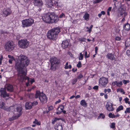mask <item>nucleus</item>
<instances>
[{
	"label": "nucleus",
	"instance_id": "obj_27",
	"mask_svg": "<svg viewBox=\"0 0 130 130\" xmlns=\"http://www.w3.org/2000/svg\"><path fill=\"white\" fill-rule=\"evenodd\" d=\"M125 45L126 46H128L130 45V39H128L125 41Z\"/></svg>",
	"mask_w": 130,
	"mask_h": 130
},
{
	"label": "nucleus",
	"instance_id": "obj_2",
	"mask_svg": "<svg viewBox=\"0 0 130 130\" xmlns=\"http://www.w3.org/2000/svg\"><path fill=\"white\" fill-rule=\"evenodd\" d=\"M60 31V29L58 28L52 29L48 31L47 36L50 39L56 40L57 38L58 34Z\"/></svg>",
	"mask_w": 130,
	"mask_h": 130
},
{
	"label": "nucleus",
	"instance_id": "obj_6",
	"mask_svg": "<svg viewBox=\"0 0 130 130\" xmlns=\"http://www.w3.org/2000/svg\"><path fill=\"white\" fill-rule=\"evenodd\" d=\"M14 43L12 42L8 41L5 44V47L7 51H11L14 48Z\"/></svg>",
	"mask_w": 130,
	"mask_h": 130
},
{
	"label": "nucleus",
	"instance_id": "obj_11",
	"mask_svg": "<svg viewBox=\"0 0 130 130\" xmlns=\"http://www.w3.org/2000/svg\"><path fill=\"white\" fill-rule=\"evenodd\" d=\"M39 99L42 103H45L47 102V98L45 94L41 93V95L39 97Z\"/></svg>",
	"mask_w": 130,
	"mask_h": 130
},
{
	"label": "nucleus",
	"instance_id": "obj_17",
	"mask_svg": "<svg viewBox=\"0 0 130 130\" xmlns=\"http://www.w3.org/2000/svg\"><path fill=\"white\" fill-rule=\"evenodd\" d=\"M32 106V103L31 102H27L25 104V107L26 109H30Z\"/></svg>",
	"mask_w": 130,
	"mask_h": 130
},
{
	"label": "nucleus",
	"instance_id": "obj_12",
	"mask_svg": "<svg viewBox=\"0 0 130 130\" xmlns=\"http://www.w3.org/2000/svg\"><path fill=\"white\" fill-rule=\"evenodd\" d=\"M2 12L3 15L4 17H6L11 13V11L10 8H8L4 10Z\"/></svg>",
	"mask_w": 130,
	"mask_h": 130
},
{
	"label": "nucleus",
	"instance_id": "obj_24",
	"mask_svg": "<svg viewBox=\"0 0 130 130\" xmlns=\"http://www.w3.org/2000/svg\"><path fill=\"white\" fill-rule=\"evenodd\" d=\"M80 104L81 105L84 107H86L87 105V103L84 100H82L80 101Z\"/></svg>",
	"mask_w": 130,
	"mask_h": 130
},
{
	"label": "nucleus",
	"instance_id": "obj_35",
	"mask_svg": "<svg viewBox=\"0 0 130 130\" xmlns=\"http://www.w3.org/2000/svg\"><path fill=\"white\" fill-rule=\"evenodd\" d=\"M115 124L114 123H112L110 126V127L112 128H115Z\"/></svg>",
	"mask_w": 130,
	"mask_h": 130
},
{
	"label": "nucleus",
	"instance_id": "obj_61",
	"mask_svg": "<svg viewBox=\"0 0 130 130\" xmlns=\"http://www.w3.org/2000/svg\"><path fill=\"white\" fill-rule=\"evenodd\" d=\"M98 50V48L97 46H96L95 47V55H96L97 52V51Z\"/></svg>",
	"mask_w": 130,
	"mask_h": 130
},
{
	"label": "nucleus",
	"instance_id": "obj_31",
	"mask_svg": "<svg viewBox=\"0 0 130 130\" xmlns=\"http://www.w3.org/2000/svg\"><path fill=\"white\" fill-rule=\"evenodd\" d=\"M57 110L58 111L56 112V113L57 114H60L61 112H62L63 110L61 109L58 107L57 109Z\"/></svg>",
	"mask_w": 130,
	"mask_h": 130
},
{
	"label": "nucleus",
	"instance_id": "obj_23",
	"mask_svg": "<svg viewBox=\"0 0 130 130\" xmlns=\"http://www.w3.org/2000/svg\"><path fill=\"white\" fill-rule=\"evenodd\" d=\"M124 29L126 30H129L130 29V25L129 24L127 23L125 24L124 26Z\"/></svg>",
	"mask_w": 130,
	"mask_h": 130
},
{
	"label": "nucleus",
	"instance_id": "obj_25",
	"mask_svg": "<svg viewBox=\"0 0 130 130\" xmlns=\"http://www.w3.org/2000/svg\"><path fill=\"white\" fill-rule=\"evenodd\" d=\"M41 93L39 91H37L35 95V98H39V97L41 95Z\"/></svg>",
	"mask_w": 130,
	"mask_h": 130
},
{
	"label": "nucleus",
	"instance_id": "obj_4",
	"mask_svg": "<svg viewBox=\"0 0 130 130\" xmlns=\"http://www.w3.org/2000/svg\"><path fill=\"white\" fill-rule=\"evenodd\" d=\"M34 23L33 19L30 18L22 21V27H27L31 25Z\"/></svg>",
	"mask_w": 130,
	"mask_h": 130
},
{
	"label": "nucleus",
	"instance_id": "obj_5",
	"mask_svg": "<svg viewBox=\"0 0 130 130\" xmlns=\"http://www.w3.org/2000/svg\"><path fill=\"white\" fill-rule=\"evenodd\" d=\"M18 43L19 47L23 49L27 48L29 45V42L26 39L19 40Z\"/></svg>",
	"mask_w": 130,
	"mask_h": 130
},
{
	"label": "nucleus",
	"instance_id": "obj_10",
	"mask_svg": "<svg viewBox=\"0 0 130 130\" xmlns=\"http://www.w3.org/2000/svg\"><path fill=\"white\" fill-rule=\"evenodd\" d=\"M50 13L44 14L42 16V18L43 21L46 23H50Z\"/></svg>",
	"mask_w": 130,
	"mask_h": 130
},
{
	"label": "nucleus",
	"instance_id": "obj_20",
	"mask_svg": "<svg viewBox=\"0 0 130 130\" xmlns=\"http://www.w3.org/2000/svg\"><path fill=\"white\" fill-rule=\"evenodd\" d=\"M68 44V41L67 40H65L62 42V46L63 48H66L67 47Z\"/></svg>",
	"mask_w": 130,
	"mask_h": 130
},
{
	"label": "nucleus",
	"instance_id": "obj_38",
	"mask_svg": "<svg viewBox=\"0 0 130 130\" xmlns=\"http://www.w3.org/2000/svg\"><path fill=\"white\" fill-rule=\"evenodd\" d=\"M27 95L28 96L29 98H32L34 96V95L32 93H28Z\"/></svg>",
	"mask_w": 130,
	"mask_h": 130
},
{
	"label": "nucleus",
	"instance_id": "obj_8",
	"mask_svg": "<svg viewBox=\"0 0 130 130\" xmlns=\"http://www.w3.org/2000/svg\"><path fill=\"white\" fill-rule=\"evenodd\" d=\"M108 83V79L107 78L102 77L99 80V83L101 87H105Z\"/></svg>",
	"mask_w": 130,
	"mask_h": 130
},
{
	"label": "nucleus",
	"instance_id": "obj_57",
	"mask_svg": "<svg viewBox=\"0 0 130 130\" xmlns=\"http://www.w3.org/2000/svg\"><path fill=\"white\" fill-rule=\"evenodd\" d=\"M123 14H125V11L124 9H122V12H121L120 13V15H122Z\"/></svg>",
	"mask_w": 130,
	"mask_h": 130
},
{
	"label": "nucleus",
	"instance_id": "obj_47",
	"mask_svg": "<svg viewBox=\"0 0 130 130\" xmlns=\"http://www.w3.org/2000/svg\"><path fill=\"white\" fill-rule=\"evenodd\" d=\"M127 55L129 56H130V51L129 50H127L126 51Z\"/></svg>",
	"mask_w": 130,
	"mask_h": 130
},
{
	"label": "nucleus",
	"instance_id": "obj_18",
	"mask_svg": "<svg viewBox=\"0 0 130 130\" xmlns=\"http://www.w3.org/2000/svg\"><path fill=\"white\" fill-rule=\"evenodd\" d=\"M106 56L108 59H110L111 60H114L115 59L114 54L108 53L107 55Z\"/></svg>",
	"mask_w": 130,
	"mask_h": 130
},
{
	"label": "nucleus",
	"instance_id": "obj_60",
	"mask_svg": "<svg viewBox=\"0 0 130 130\" xmlns=\"http://www.w3.org/2000/svg\"><path fill=\"white\" fill-rule=\"evenodd\" d=\"M8 58H10V59H14L13 56H11L10 55H8Z\"/></svg>",
	"mask_w": 130,
	"mask_h": 130
},
{
	"label": "nucleus",
	"instance_id": "obj_59",
	"mask_svg": "<svg viewBox=\"0 0 130 130\" xmlns=\"http://www.w3.org/2000/svg\"><path fill=\"white\" fill-rule=\"evenodd\" d=\"M117 82L116 81L113 82L112 83V85L113 86H114L115 85H117Z\"/></svg>",
	"mask_w": 130,
	"mask_h": 130
},
{
	"label": "nucleus",
	"instance_id": "obj_53",
	"mask_svg": "<svg viewBox=\"0 0 130 130\" xmlns=\"http://www.w3.org/2000/svg\"><path fill=\"white\" fill-rule=\"evenodd\" d=\"M129 82V81L128 80H124L123 81V83L124 84H126V83Z\"/></svg>",
	"mask_w": 130,
	"mask_h": 130
},
{
	"label": "nucleus",
	"instance_id": "obj_26",
	"mask_svg": "<svg viewBox=\"0 0 130 130\" xmlns=\"http://www.w3.org/2000/svg\"><path fill=\"white\" fill-rule=\"evenodd\" d=\"M89 15L87 13H86L85 15L83 16V18H84L85 19L88 21L89 20Z\"/></svg>",
	"mask_w": 130,
	"mask_h": 130
},
{
	"label": "nucleus",
	"instance_id": "obj_36",
	"mask_svg": "<svg viewBox=\"0 0 130 130\" xmlns=\"http://www.w3.org/2000/svg\"><path fill=\"white\" fill-rule=\"evenodd\" d=\"M129 100V99L127 98H125L124 99L125 103H127L128 104H130V102L128 101Z\"/></svg>",
	"mask_w": 130,
	"mask_h": 130
},
{
	"label": "nucleus",
	"instance_id": "obj_19",
	"mask_svg": "<svg viewBox=\"0 0 130 130\" xmlns=\"http://www.w3.org/2000/svg\"><path fill=\"white\" fill-rule=\"evenodd\" d=\"M8 107L5 106V104L3 102L0 103V108H2L5 110H7Z\"/></svg>",
	"mask_w": 130,
	"mask_h": 130
},
{
	"label": "nucleus",
	"instance_id": "obj_37",
	"mask_svg": "<svg viewBox=\"0 0 130 130\" xmlns=\"http://www.w3.org/2000/svg\"><path fill=\"white\" fill-rule=\"evenodd\" d=\"M21 130H33V129L30 127L24 128H22Z\"/></svg>",
	"mask_w": 130,
	"mask_h": 130
},
{
	"label": "nucleus",
	"instance_id": "obj_3",
	"mask_svg": "<svg viewBox=\"0 0 130 130\" xmlns=\"http://www.w3.org/2000/svg\"><path fill=\"white\" fill-rule=\"evenodd\" d=\"M50 61L51 63L50 70L52 71L56 70L58 67V64L60 63L59 60L56 57L51 58Z\"/></svg>",
	"mask_w": 130,
	"mask_h": 130
},
{
	"label": "nucleus",
	"instance_id": "obj_34",
	"mask_svg": "<svg viewBox=\"0 0 130 130\" xmlns=\"http://www.w3.org/2000/svg\"><path fill=\"white\" fill-rule=\"evenodd\" d=\"M58 130H62L63 129L61 125H59L57 127Z\"/></svg>",
	"mask_w": 130,
	"mask_h": 130
},
{
	"label": "nucleus",
	"instance_id": "obj_16",
	"mask_svg": "<svg viewBox=\"0 0 130 130\" xmlns=\"http://www.w3.org/2000/svg\"><path fill=\"white\" fill-rule=\"evenodd\" d=\"M34 3L35 6H40L42 5L41 0H34Z\"/></svg>",
	"mask_w": 130,
	"mask_h": 130
},
{
	"label": "nucleus",
	"instance_id": "obj_51",
	"mask_svg": "<svg viewBox=\"0 0 130 130\" xmlns=\"http://www.w3.org/2000/svg\"><path fill=\"white\" fill-rule=\"evenodd\" d=\"M93 27V26L92 25H91L90 28L88 30H87V31H89V32H90L91 31V29L92 28V27Z\"/></svg>",
	"mask_w": 130,
	"mask_h": 130
},
{
	"label": "nucleus",
	"instance_id": "obj_39",
	"mask_svg": "<svg viewBox=\"0 0 130 130\" xmlns=\"http://www.w3.org/2000/svg\"><path fill=\"white\" fill-rule=\"evenodd\" d=\"M108 116L110 118H114L115 117V116L113 114H112L111 113H110L108 115Z\"/></svg>",
	"mask_w": 130,
	"mask_h": 130
},
{
	"label": "nucleus",
	"instance_id": "obj_44",
	"mask_svg": "<svg viewBox=\"0 0 130 130\" xmlns=\"http://www.w3.org/2000/svg\"><path fill=\"white\" fill-rule=\"evenodd\" d=\"M77 66L79 68L81 67H82V64L80 61H79L78 62V64L77 65Z\"/></svg>",
	"mask_w": 130,
	"mask_h": 130
},
{
	"label": "nucleus",
	"instance_id": "obj_32",
	"mask_svg": "<svg viewBox=\"0 0 130 130\" xmlns=\"http://www.w3.org/2000/svg\"><path fill=\"white\" fill-rule=\"evenodd\" d=\"M123 107L121 105L119 106L118 108L116 110V111L117 112H118L119 111L123 109Z\"/></svg>",
	"mask_w": 130,
	"mask_h": 130
},
{
	"label": "nucleus",
	"instance_id": "obj_43",
	"mask_svg": "<svg viewBox=\"0 0 130 130\" xmlns=\"http://www.w3.org/2000/svg\"><path fill=\"white\" fill-rule=\"evenodd\" d=\"M33 123H36L37 125H40V123L38 122V120L36 119H35V121L33 122Z\"/></svg>",
	"mask_w": 130,
	"mask_h": 130
},
{
	"label": "nucleus",
	"instance_id": "obj_30",
	"mask_svg": "<svg viewBox=\"0 0 130 130\" xmlns=\"http://www.w3.org/2000/svg\"><path fill=\"white\" fill-rule=\"evenodd\" d=\"M60 119H61L60 118H55L54 119H53L52 120V123L53 124H54L55 123V122H56V121L57 120H60Z\"/></svg>",
	"mask_w": 130,
	"mask_h": 130
},
{
	"label": "nucleus",
	"instance_id": "obj_62",
	"mask_svg": "<svg viewBox=\"0 0 130 130\" xmlns=\"http://www.w3.org/2000/svg\"><path fill=\"white\" fill-rule=\"evenodd\" d=\"M53 108V107L52 106H51L48 108V110H50L52 109Z\"/></svg>",
	"mask_w": 130,
	"mask_h": 130
},
{
	"label": "nucleus",
	"instance_id": "obj_1",
	"mask_svg": "<svg viewBox=\"0 0 130 130\" xmlns=\"http://www.w3.org/2000/svg\"><path fill=\"white\" fill-rule=\"evenodd\" d=\"M17 62L15 63V68L19 71L18 77L21 81H23L25 77L27 71L24 68L28 66L29 63V60L27 57L23 55L18 56Z\"/></svg>",
	"mask_w": 130,
	"mask_h": 130
},
{
	"label": "nucleus",
	"instance_id": "obj_9",
	"mask_svg": "<svg viewBox=\"0 0 130 130\" xmlns=\"http://www.w3.org/2000/svg\"><path fill=\"white\" fill-rule=\"evenodd\" d=\"M0 95L3 98L8 97L9 94L7 93L6 91V89L4 88H2L0 89Z\"/></svg>",
	"mask_w": 130,
	"mask_h": 130
},
{
	"label": "nucleus",
	"instance_id": "obj_63",
	"mask_svg": "<svg viewBox=\"0 0 130 130\" xmlns=\"http://www.w3.org/2000/svg\"><path fill=\"white\" fill-rule=\"evenodd\" d=\"M59 107L61 109H62L63 110L64 108V106L62 105H60Z\"/></svg>",
	"mask_w": 130,
	"mask_h": 130
},
{
	"label": "nucleus",
	"instance_id": "obj_48",
	"mask_svg": "<svg viewBox=\"0 0 130 130\" xmlns=\"http://www.w3.org/2000/svg\"><path fill=\"white\" fill-rule=\"evenodd\" d=\"M103 0H95V1L94 2V3H99L102 2Z\"/></svg>",
	"mask_w": 130,
	"mask_h": 130
},
{
	"label": "nucleus",
	"instance_id": "obj_49",
	"mask_svg": "<svg viewBox=\"0 0 130 130\" xmlns=\"http://www.w3.org/2000/svg\"><path fill=\"white\" fill-rule=\"evenodd\" d=\"M83 77V76L82 74H80L78 75V76L77 77V78L78 79H79Z\"/></svg>",
	"mask_w": 130,
	"mask_h": 130
},
{
	"label": "nucleus",
	"instance_id": "obj_52",
	"mask_svg": "<svg viewBox=\"0 0 130 130\" xmlns=\"http://www.w3.org/2000/svg\"><path fill=\"white\" fill-rule=\"evenodd\" d=\"M32 106L37 105L38 104V103L37 102H34L33 103H32Z\"/></svg>",
	"mask_w": 130,
	"mask_h": 130
},
{
	"label": "nucleus",
	"instance_id": "obj_50",
	"mask_svg": "<svg viewBox=\"0 0 130 130\" xmlns=\"http://www.w3.org/2000/svg\"><path fill=\"white\" fill-rule=\"evenodd\" d=\"M86 39L85 38H80L79 39V40L81 41H85Z\"/></svg>",
	"mask_w": 130,
	"mask_h": 130
},
{
	"label": "nucleus",
	"instance_id": "obj_13",
	"mask_svg": "<svg viewBox=\"0 0 130 130\" xmlns=\"http://www.w3.org/2000/svg\"><path fill=\"white\" fill-rule=\"evenodd\" d=\"M4 88L6 89H7L8 91L12 92L13 91L14 89L13 86L10 84H8L6 85L5 86Z\"/></svg>",
	"mask_w": 130,
	"mask_h": 130
},
{
	"label": "nucleus",
	"instance_id": "obj_14",
	"mask_svg": "<svg viewBox=\"0 0 130 130\" xmlns=\"http://www.w3.org/2000/svg\"><path fill=\"white\" fill-rule=\"evenodd\" d=\"M106 107L107 110L109 111H111L113 110L112 104L110 102H108L107 103Z\"/></svg>",
	"mask_w": 130,
	"mask_h": 130
},
{
	"label": "nucleus",
	"instance_id": "obj_55",
	"mask_svg": "<svg viewBox=\"0 0 130 130\" xmlns=\"http://www.w3.org/2000/svg\"><path fill=\"white\" fill-rule=\"evenodd\" d=\"M115 40L118 41H119L121 40V38L119 37H117L115 38Z\"/></svg>",
	"mask_w": 130,
	"mask_h": 130
},
{
	"label": "nucleus",
	"instance_id": "obj_7",
	"mask_svg": "<svg viewBox=\"0 0 130 130\" xmlns=\"http://www.w3.org/2000/svg\"><path fill=\"white\" fill-rule=\"evenodd\" d=\"M50 23H56L58 20V17L54 13H50Z\"/></svg>",
	"mask_w": 130,
	"mask_h": 130
},
{
	"label": "nucleus",
	"instance_id": "obj_56",
	"mask_svg": "<svg viewBox=\"0 0 130 130\" xmlns=\"http://www.w3.org/2000/svg\"><path fill=\"white\" fill-rule=\"evenodd\" d=\"M64 16V15L63 13H62L59 16V18H62Z\"/></svg>",
	"mask_w": 130,
	"mask_h": 130
},
{
	"label": "nucleus",
	"instance_id": "obj_15",
	"mask_svg": "<svg viewBox=\"0 0 130 130\" xmlns=\"http://www.w3.org/2000/svg\"><path fill=\"white\" fill-rule=\"evenodd\" d=\"M22 110V108L21 106H19L17 107L16 109L15 110L14 113L15 114H17V115H18L19 114H20V116L21 115V111Z\"/></svg>",
	"mask_w": 130,
	"mask_h": 130
},
{
	"label": "nucleus",
	"instance_id": "obj_58",
	"mask_svg": "<svg viewBox=\"0 0 130 130\" xmlns=\"http://www.w3.org/2000/svg\"><path fill=\"white\" fill-rule=\"evenodd\" d=\"M98 86H95L94 87H93V89H94L97 90V89H98Z\"/></svg>",
	"mask_w": 130,
	"mask_h": 130
},
{
	"label": "nucleus",
	"instance_id": "obj_41",
	"mask_svg": "<svg viewBox=\"0 0 130 130\" xmlns=\"http://www.w3.org/2000/svg\"><path fill=\"white\" fill-rule=\"evenodd\" d=\"M117 92L119 91L121 92H123V94H124L125 93V92L124 91V90L122 89L121 88L119 89H117Z\"/></svg>",
	"mask_w": 130,
	"mask_h": 130
},
{
	"label": "nucleus",
	"instance_id": "obj_64",
	"mask_svg": "<svg viewBox=\"0 0 130 130\" xmlns=\"http://www.w3.org/2000/svg\"><path fill=\"white\" fill-rule=\"evenodd\" d=\"M14 60V59H10L9 60V62L10 63H12V61L13 60Z\"/></svg>",
	"mask_w": 130,
	"mask_h": 130
},
{
	"label": "nucleus",
	"instance_id": "obj_29",
	"mask_svg": "<svg viewBox=\"0 0 130 130\" xmlns=\"http://www.w3.org/2000/svg\"><path fill=\"white\" fill-rule=\"evenodd\" d=\"M53 4L55 5H58V0H51Z\"/></svg>",
	"mask_w": 130,
	"mask_h": 130
},
{
	"label": "nucleus",
	"instance_id": "obj_46",
	"mask_svg": "<svg viewBox=\"0 0 130 130\" xmlns=\"http://www.w3.org/2000/svg\"><path fill=\"white\" fill-rule=\"evenodd\" d=\"M77 81V79H74L73 80L72 84L73 85L75 84Z\"/></svg>",
	"mask_w": 130,
	"mask_h": 130
},
{
	"label": "nucleus",
	"instance_id": "obj_40",
	"mask_svg": "<svg viewBox=\"0 0 130 130\" xmlns=\"http://www.w3.org/2000/svg\"><path fill=\"white\" fill-rule=\"evenodd\" d=\"M122 82L120 81L119 82H117V86L119 87H120L121 85H122Z\"/></svg>",
	"mask_w": 130,
	"mask_h": 130
},
{
	"label": "nucleus",
	"instance_id": "obj_21",
	"mask_svg": "<svg viewBox=\"0 0 130 130\" xmlns=\"http://www.w3.org/2000/svg\"><path fill=\"white\" fill-rule=\"evenodd\" d=\"M20 114H19L18 115H15L13 116L11 118H10L9 119V120L11 121L18 118V117L20 116Z\"/></svg>",
	"mask_w": 130,
	"mask_h": 130
},
{
	"label": "nucleus",
	"instance_id": "obj_42",
	"mask_svg": "<svg viewBox=\"0 0 130 130\" xmlns=\"http://www.w3.org/2000/svg\"><path fill=\"white\" fill-rule=\"evenodd\" d=\"M127 112H130V107L127 108L126 110L125 111V113H126Z\"/></svg>",
	"mask_w": 130,
	"mask_h": 130
},
{
	"label": "nucleus",
	"instance_id": "obj_45",
	"mask_svg": "<svg viewBox=\"0 0 130 130\" xmlns=\"http://www.w3.org/2000/svg\"><path fill=\"white\" fill-rule=\"evenodd\" d=\"M84 56L85 58H88L90 56L89 55H87V52L86 51H85V52Z\"/></svg>",
	"mask_w": 130,
	"mask_h": 130
},
{
	"label": "nucleus",
	"instance_id": "obj_54",
	"mask_svg": "<svg viewBox=\"0 0 130 130\" xmlns=\"http://www.w3.org/2000/svg\"><path fill=\"white\" fill-rule=\"evenodd\" d=\"M68 62H67L66 64V66L64 67V68L65 69H68Z\"/></svg>",
	"mask_w": 130,
	"mask_h": 130
},
{
	"label": "nucleus",
	"instance_id": "obj_22",
	"mask_svg": "<svg viewBox=\"0 0 130 130\" xmlns=\"http://www.w3.org/2000/svg\"><path fill=\"white\" fill-rule=\"evenodd\" d=\"M26 75V74L25 75ZM18 78L20 80V81H21V82H22L24 80H26L27 79H28V81L30 82L31 84H32L34 82H35V80L34 79H28V77H27V76H26V75H25V78L24 79V80L22 81H21L20 80L19 78Z\"/></svg>",
	"mask_w": 130,
	"mask_h": 130
},
{
	"label": "nucleus",
	"instance_id": "obj_28",
	"mask_svg": "<svg viewBox=\"0 0 130 130\" xmlns=\"http://www.w3.org/2000/svg\"><path fill=\"white\" fill-rule=\"evenodd\" d=\"M105 117V116L102 113H101L100 114L98 118V119H100L101 118L102 119H104Z\"/></svg>",
	"mask_w": 130,
	"mask_h": 130
},
{
	"label": "nucleus",
	"instance_id": "obj_33",
	"mask_svg": "<svg viewBox=\"0 0 130 130\" xmlns=\"http://www.w3.org/2000/svg\"><path fill=\"white\" fill-rule=\"evenodd\" d=\"M83 55L82 53H80V55L79 56V60H83Z\"/></svg>",
	"mask_w": 130,
	"mask_h": 130
}]
</instances>
